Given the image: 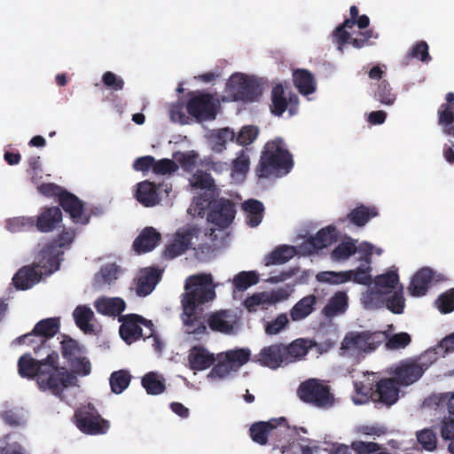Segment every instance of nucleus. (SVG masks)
I'll return each instance as SVG.
<instances>
[{"label":"nucleus","mask_w":454,"mask_h":454,"mask_svg":"<svg viewBox=\"0 0 454 454\" xmlns=\"http://www.w3.org/2000/svg\"><path fill=\"white\" fill-rule=\"evenodd\" d=\"M59 359L56 351L48 353L41 360H35L29 354H25L18 361L19 374L22 378L35 379L40 389L48 390L62 399L64 390L74 385L76 379L66 367L59 365Z\"/></svg>","instance_id":"obj_1"},{"label":"nucleus","mask_w":454,"mask_h":454,"mask_svg":"<svg viewBox=\"0 0 454 454\" xmlns=\"http://www.w3.org/2000/svg\"><path fill=\"white\" fill-rule=\"evenodd\" d=\"M294 167L292 154L286 148L282 138L267 142L255 168L259 179L279 178L287 175Z\"/></svg>","instance_id":"obj_2"},{"label":"nucleus","mask_w":454,"mask_h":454,"mask_svg":"<svg viewBox=\"0 0 454 454\" xmlns=\"http://www.w3.org/2000/svg\"><path fill=\"white\" fill-rule=\"evenodd\" d=\"M185 293L182 298V307L189 310L199 307L215 297V286L210 274L190 276L184 285Z\"/></svg>","instance_id":"obj_3"},{"label":"nucleus","mask_w":454,"mask_h":454,"mask_svg":"<svg viewBox=\"0 0 454 454\" xmlns=\"http://www.w3.org/2000/svg\"><path fill=\"white\" fill-rule=\"evenodd\" d=\"M297 396L305 403L317 408L328 409L335 403L334 395L331 387L318 379H309L300 384L297 388Z\"/></svg>","instance_id":"obj_4"},{"label":"nucleus","mask_w":454,"mask_h":454,"mask_svg":"<svg viewBox=\"0 0 454 454\" xmlns=\"http://www.w3.org/2000/svg\"><path fill=\"white\" fill-rule=\"evenodd\" d=\"M58 270L50 266V262L39 252L31 265L20 268L12 278L17 289L27 290L39 283L43 275H51Z\"/></svg>","instance_id":"obj_5"},{"label":"nucleus","mask_w":454,"mask_h":454,"mask_svg":"<svg viewBox=\"0 0 454 454\" xmlns=\"http://www.w3.org/2000/svg\"><path fill=\"white\" fill-rule=\"evenodd\" d=\"M186 111L199 121L215 120L218 102L213 95L204 91H190L187 94Z\"/></svg>","instance_id":"obj_6"},{"label":"nucleus","mask_w":454,"mask_h":454,"mask_svg":"<svg viewBox=\"0 0 454 454\" xmlns=\"http://www.w3.org/2000/svg\"><path fill=\"white\" fill-rule=\"evenodd\" d=\"M387 339L384 332H352L348 333L342 342L341 349L357 350L362 352H372Z\"/></svg>","instance_id":"obj_7"},{"label":"nucleus","mask_w":454,"mask_h":454,"mask_svg":"<svg viewBox=\"0 0 454 454\" xmlns=\"http://www.w3.org/2000/svg\"><path fill=\"white\" fill-rule=\"evenodd\" d=\"M227 86L229 92L237 101L253 102L262 94L257 81L242 74H232Z\"/></svg>","instance_id":"obj_8"},{"label":"nucleus","mask_w":454,"mask_h":454,"mask_svg":"<svg viewBox=\"0 0 454 454\" xmlns=\"http://www.w3.org/2000/svg\"><path fill=\"white\" fill-rule=\"evenodd\" d=\"M235 203L226 198L215 199L207 211V220L215 227V230L223 231L228 228L234 221L236 215ZM212 235L215 229H210Z\"/></svg>","instance_id":"obj_9"},{"label":"nucleus","mask_w":454,"mask_h":454,"mask_svg":"<svg viewBox=\"0 0 454 454\" xmlns=\"http://www.w3.org/2000/svg\"><path fill=\"white\" fill-rule=\"evenodd\" d=\"M119 321L121 322L119 328L120 336L128 344H131L143 337L141 325L150 330V336L153 335V332H154L152 321L137 314L120 316Z\"/></svg>","instance_id":"obj_10"},{"label":"nucleus","mask_w":454,"mask_h":454,"mask_svg":"<svg viewBox=\"0 0 454 454\" xmlns=\"http://www.w3.org/2000/svg\"><path fill=\"white\" fill-rule=\"evenodd\" d=\"M200 229L195 224H186L178 229L173 240L166 247L163 256L166 259H174L192 247V240L198 238Z\"/></svg>","instance_id":"obj_11"},{"label":"nucleus","mask_w":454,"mask_h":454,"mask_svg":"<svg viewBox=\"0 0 454 454\" xmlns=\"http://www.w3.org/2000/svg\"><path fill=\"white\" fill-rule=\"evenodd\" d=\"M399 384L394 378L381 379L375 385V389H371L369 397L377 408L390 407L399 399Z\"/></svg>","instance_id":"obj_12"},{"label":"nucleus","mask_w":454,"mask_h":454,"mask_svg":"<svg viewBox=\"0 0 454 454\" xmlns=\"http://www.w3.org/2000/svg\"><path fill=\"white\" fill-rule=\"evenodd\" d=\"M75 236V232L73 230H64L59 234L57 239L51 241L46 244L40 253L50 262V266L53 270H59L60 264V255L63 254L61 250L63 247L69 246Z\"/></svg>","instance_id":"obj_13"},{"label":"nucleus","mask_w":454,"mask_h":454,"mask_svg":"<svg viewBox=\"0 0 454 454\" xmlns=\"http://www.w3.org/2000/svg\"><path fill=\"white\" fill-rule=\"evenodd\" d=\"M282 427L289 428L287 420L283 417L269 421L255 422L250 427V436L254 442L265 445L270 436L278 435L281 433Z\"/></svg>","instance_id":"obj_14"},{"label":"nucleus","mask_w":454,"mask_h":454,"mask_svg":"<svg viewBox=\"0 0 454 454\" xmlns=\"http://www.w3.org/2000/svg\"><path fill=\"white\" fill-rule=\"evenodd\" d=\"M58 202L74 223L81 225L89 223L88 215H84V202L75 194L66 190L60 194Z\"/></svg>","instance_id":"obj_15"},{"label":"nucleus","mask_w":454,"mask_h":454,"mask_svg":"<svg viewBox=\"0 0 454 454\" xmlns=\"http://www.w3.org/2000/svg\"><path fill=\"white\" fill-rule=\"evenodd\" d=\"M74 419L77 427L85 434H105L109 427L107 420L90 411H75Z\"/></svg>","instance_id":"obj_16"},{"label":"nucleus","mask_w":454,"mask_h":454,"mask_svg":"<svg viewBox=\"0 0 454 454\" xmlns=\"http://www.w3.org/2000/svg\"><path fill=\"white\" fill-rule=\"evenodd\" d=\"M254 362L262 366L276 370L286 364V356L284 352V344L276 343L264 347L254 356Z\"/></svg>","instance_id":"obj_17"},{"label":"nucleus","mask_w":454,"mask_h":454,"mask_svg":"<svg viewBox=\"0 0 454 454\" xmlns=\"http://www.w3.org/2000/svg\"><path fill=\"white\" fill-rule=\"evenodd\" d=\"M289 105V113L294 114L298 107V98L296 95H290L288 100L285 96V89L281 83L275 85L271 91L270 111L275 116H281Z\"/></svg>","instance_id":"obj_18"},{"label":"nucleus","mask_w":454,"mask_h":454,"mask_svg":"<svg viewBox=\"0 0 454 454\" xmlns=\"http://www.w3.org/2000/svg\"><path fill=\"white\" fill-rule=\"evenodd\" d=\"M394 379L400 386H410L418 381L424 374L412 357L399 362L394 370Z\"/></svg>","instance_id":"obj_19"},{"label":"nucleus","mask_w":454,"mask_h":454,"mask_svg":"<svg viewBox=\"0 0 454 454\" xmlns=\"http://www.w3.org/2000/svg\"><path fill=\"white\" fill-rule=\"evenodd\" d=\"M337 240V231L333 225L319 230L314 237L308 239L301 245V249L308 254L317 253L329 247Z\"/></svg>","instance_id":"obj_20"},{"label":"nucleus","mask_w":454,"mask_h":454,"mask_svg":"<svg viewBox=\"0 0 454 454\" xmlns=\"http://www.w3.org/2000/svg\"><path fill=\"white\" fill-rule=\"evenodd\" d=\"M59 327L60 323L58 317H49L36 323L34 327V333L37 334L39 344L34 347L35 355H39L43 348L50 349V346L47 344L48 340L57 334Z\"/></svg>","instance_id":"obj_21"},{"label":"nucleus","mask_w":454,"mask_h":454,"mask_svg":"<svg viewBox=\"0 0 454 454\" xmlns=\"http://www.w3.org/2000/svg\"><path fill=\"white\" fill-rule=\"evenodd\" d=\"M187 360L191 370L204 371L215 364V357L204 346L195 345L189 350Z\"/></svg>","instance_id":"obj_22"},{"label":"nucleus","mask_w":454,"mask_h":454,"mask_svg":"<svg viewBox=\"0 0 454 454\" xmlns=\"http://www.w3.org/2000/svg\"><path fill=\"white\" fill-rule=\"evenodd\" d=\"M62 221V212L59 207H46L35 220L36 229L41 232L52 231Z\"/></svg>","instance_id":"obj_23"},{"label":"nucleus","mask_w":454,"mask_h":454,"mask_svg":"<svg viewBox=\"0 0 454 454\" xmlns=\"http://www.w3.org/2000/svg\"><path fill=\"white\" fill-rule=\"evenodd\" d=\"M182 320L185 326V333L188 334H202L207 333V325L203 309H192L183 308Z\"/></svg>","instance_id":"obj_24"},{"label":"nucleus","mask_w":454,"mask_h":454,"mask_svg":"<svg viewBox=\"0 0 454 454\" xmlns=\"http://www.w3.org/2000/svg\"><path fill=\"white\" fill-rule=\"evenodd\" d=\"M434 277V272L428 267L419 270L411 278L408 292L411 296H423L427 294Z\"/></svg>","instance_id":"obj_25"},{"label":"nucleus","mask_w":454,"mask_h":454,"mask_svg":"<svg viewBox=\"0 0 454 454\" xmlns=\"http://www.w3.org/2000/svg\"><path fill=\"white\" fill-rule=\"evenodd\" d=\"M160 234L153 227H145L133 242V248L137 254L152 251L160 242Z\"/></svg>","instance_id":"obj_26"},{"label":"nucleus","mask_w":454,"mask_h":454,"mask_svg":"<svg viewBox=\"0 0 454 454\" xmlns=\"http://www.w3.org/2000/svg\"><path fill=\"white\" fill-rule=\"evenodd\" d=\"M316 345L315 341L299 338L289 345L284 344V352L286 356V364L304 357L309 350Z\"/></svg>","instance_id":"obj_27"},{"label":"nucleus","mask_w":454,"mask_h":454,"mask_svg":"<svg viewBox=\"0 0 454 454\" xmlns=\"http://www.w3.org/2000/svg\"><path fill=\"white\" fill-rule=\"evenodd\" d=\"M160 279V273L155 269H145L137 278L136 293L138 296H146L155 288Z\"/></svg>","instance_id":"obj_28"},{"label":"nucleus","mask_w":454,"mask_h":454,"mask_svg":"<svg viewBox=\"0 0 454 454\" xmlns=\"http://www.w3.org/2000/svg\"><path fill=\"white\" fill-rule=\"evenodd\" d=\"M373 446L370 445V443H365L364 441H354L350 445L333 442L325 450L328 454H368Z\"/></svg>","instance_id":"obj_29"},{"label":"nucleus","mask_w":454,"mask_h":454,"mask_svg":"<svg viewBox=\"0 0 454 454\" xmlns=\"http://www.w3.org/2000/svg\"><path fill=\"white\" fill-rule=\"evenodd\" d=\"M136 198L145 207H153L160 201L156 184L148 180L137 184Z\"/></svg>","instance_id":"obj_30"},{"label":"nucleus","mask_w":454,"mask_h":454,"mask_svg":"<svg viewBox=\"0 0 454 454\" xmlns=\"http://www.w3.org/2000/svg\"><path fill=\"white\" fill-rule=\"evenodd\" d=\"M348 307V298L345 292H336L324 307L322 314L327 318H333L343 314Z\"/></svg>","instance_id":"obj_31"},{"label":"nucleus","mask_w":454,"mask_h":454,"mask_svg":"<svg viewBox=\"0 0 454 454\" xmlns=\"http://www.w3.org/2000/svg\"><path fill=\"white\" fill-rule=\"evenodd\" d=\"M230 310H219L208 316L207 323L213 332L231 333L233 331V322L230 320Z\"/></svg>","instance_id":"obj_32"},{"label":"nucleus","mask_w":454,"mask_h":454,"mask_svg":"<svg viewBox=\"0 0 454 454\" xmlns=\"http://www.w3.org/2000/svg\"><path fill=\"white\" fill-rule=\"evenodd\" d=\"M379 212L374 206H365L361 204L352 209L348 215L347 219L357 227L364 226L372 218L378 216Z\"/></svg>","instance_id":"obj_33"},{"label":"nucleus","mask_w":454,"mask_h":454,"mask_svg":"<svg viewBox=\"0 0 454 454\" xmlns=\"http://www.w3.org/2000/svg\"><path fill=\"white\" fill-rule=\"evenodd\" d=\"M242 208L246 213V221L250 227H257L262 220L264 206L262 202L250 199L242 204Z\"/></svg>","instance_id":"obj_34"},{"label":"nucleus","mask_w":454,"mask_h":454,"mask_svg":"<svg viewBox=\"0 0 454 454\" xmlns=\"http://www.w3.org/2000/svg\"><path fill=\"white\" fill-rule=\"evenodd\" d=\"M97 311L103 315L117 316L126 309V303L121 298H99L95 302Z\"/></svg>","instance_id":"obj_35"},{"label":"nucleus","mask_w":454,"mask_h":454,"mask_svg":"<svg viewBox=\"0 0 454 454\" xmlns=\"http://www.w3.org/2000/svg\"><path fill=\"white\" fill-rule=\"evenodd\" d=\"M221 356L226 359L233 372H238L250 360L251 351L248 348H236L221 353Z\"/></svg>","instance_id":"obj_36"},{"label":"nucleus","mask_w":454,"mask_h":454,"mask_svg":"<svg viewBox=\"0 0 454 454\" xmlns=\"http://www.w3.org/2000/svg\"><path fill=\"white\" fill-rule=\"evenodd\" d=\"M293 80L298 91L302 95H309L316 90L313 74L306 69H297L293 74Z\"/></svg>","instance_id":"obj_37"},{"label":"nucleus","mask_w":454,"mask_h":454,"mask_svg":"<svg viewBox=\"0 0 454 454\" xmlns=\"http://www.w3.org/2000/svg\"><path fill=\"white\" fill-rule=\"evenodd\" d=\"M317 302L315 295L310 294L301 299L290 310V317L294 321H299L309 315L314 310V306Z\"/></svg>","instance_id":"obj_38"},{"label":"nucleus","mask_w":454,"mask_h":454,"mask_svg":"<svg viewBox=\"0 0 454 454\" xmlns=\"http://www.w3.org/2000/svg\"><path fill=\"white\" fill-rule=\"evenodd\" d=\"M295 255V248L292 246L282 245L276 247L271 253L264 257L266 266L283 264Z\"/></svg>","instance_id":"obj_39"},{"label":"nucleus","mask_w":454,"mask_h":454,"mask_svg":"<svg viewBox=\"0 0 454 454\" xmlns=\"http://www.w3.org/2000/svg\"><path fill=\"white\" fill-rule=\"evenodd\" d=\"M235 133L230 128H223L214 130L210 135L211 148L215 153H222L226 149L228 141H234Z\"/></svg>","instance_id":"obj_40"},{"label":"nucleus","mask_w":454,"mask_h":454,"mask_svg":"<svg viewBox=\"0 0 454 454\" xmlns=\"http://www.w3.org/2000/svg\"><path fill=\"white\" fill-rule=\"evenodd\" d=\"M73 317L77 327L84 333L93 332V325H90V321L94 317V313L89 307L84 305L77 306L73 312Z\"/></svg>","instance_id":"obj_41"},{"label":"nucleus","mask_w":454,"mask_h":454,"mask_svg":"<svg viewBox=\"0 0 454 454\" xmlns=\"http://www.w3.org/2000/svg\"><path fill=\"white\" fill-rule=\"evenodd\" d=\"M141 384L145 389L146 393L152 395H160L166 389L164 379L154 372L146 373L142 378Z\"/></svg>","instance_id":"obj_42"},{"label":"nucleus","mask_w":454,"mask_h":454,"mask_svg":"<svg viewBox=\"0 0 454 454\" xmlns=\"http://www.w3.org/2000/svg\"><path fill=\"white\" fill-rule=\"evenodd\" d=\"M437 114L438 124L443 133L454 138V106H440Z\"/></svg>","instance_id":"obj_43"},{"label":"nucleus","mask_w":454,"mask_h":454,"mask_svg":"<svg viewBox=\"0 0 454 454\" xmlns=\"http://www.w3.org/2000/svg\"><path fill=\"white\" fill-rule=\"evenodd\" d=\"M387 292L378 288H369L363 294L362 301L365 309H376L385 306Z\"/></svg>","instance_id":"obj_44"},{"label":"nucleus","mask_w":454,"mask_h":454,"mask_svg":"<svg viewBox=\"0 0 454 454\" xmlns=\"http://www.w3.org/2000/svg\"><path fill=\"white\" fill-rule=\"evenodd\" d=\"M373 98L385 106H392L396 100V95L393 91L389 82L386 80L377 83L373 90Z\"/></svg>","instance_id":"obj_45"},{"label":"nucleus","mask_w":454,"mask_h":454,"mask_svg":"<svg viewBox=\"0 0 454 454\" xmlns=\"http://www.w3.org/2000/svg\"><path fill=\"white\" fill-rule=\"evenodd\" d=\"M131 380V375L126 370H119L112 372L109 378L112 392L121 394L129 386Z\"/></svg>","instance_id":"obj_46"},{"label":"nucleus","mask_w":454,"mask_h":454,"mask_svg":"<svg viewBox=\"0 0 454 454\" xmlns=\"http://www.w3.org/2000/svg\"><path fill=\"white\" fill-rule=\"evenodd\" d=\"M61 344L62 356L70 362L83 354V348L73 338L64 335Z\"/></svg>","instance_id":"obj_47"},{"label":"nucleus","mask_w":454,"mask_h":454,"mask_svg":"<svg viewBox=\"0 0 454 454\" xmlns=\"http://www.w3.org/2000/svg\"><path fill=\"white\" fill-rule=\"evenodd\" d=\"M353 270L346 271H323L317 275L319 282L328 283L332 285H339L348 282L352 279Z\"/></svg>","instance_id":"obj_48"},{"label":"nucleus","mask_w":454,"mask_h":454,"mask_svg":"<svg viewBox=\"0 0 454 454\" xmlns=\"http://www.w3.org/2000/svg\"><path fill=\"white\" fill-rule=\"evenodd\" d=\"M399 282V276L395 270H388L387 272L376 276L374 284L380 289H385L387 294L391 293Z\"/></svg>","instance_id":"obj_49"},{"label":"nucleus","mask_w":454,"mask_h":454,"mask_svg":"<svg viewBox=\"0 0 454 454\" xmlns=\"http://www.w3.org/2000/svg\"><path fill=\"white\" fill-rule=\"evenodd\" d=\"M259 276L254 271H242L237 274L233 278V286L238 291H244L257 284Z\"/></svg>","instance_id":"obj_50"},{"label":"nucleus","mask_w":454,"mask_h":454,"mask_svg":"<svg viewBox=\"0 0 454 454\" xmlns=\"http://www.w3.org/2000/svg\"><path fill=\"white\" fill-rule=\"evenodd\" d=\"M263 323L265 333L272 336L277 335L285 330L289 324V319L286 313H280L275 319L271 321L264 320Z\"/></svg>","instance_id":"obj_51"},{"label":"nucleus","mask_w":454,"mask_h":454,"mask_svg":"<svg viewBox=\"0 0 454 454\" xmlns=\"http://www.w3.org/2000/svg\"><path fill=\"white\" fill-rule=\"evenodd\" d=\"M214 200L215 199L212 198V194L205 192L194 198L190 211H193L194 215L203 217L206 210L210 211V207Z\"/></svg>","instance_id":"obj_52"},{"label":"nucleus","mask_w":454,"mask_h":454,"mask_svg":"<svg viewBox=\"0 0 454 454\" xmlns=\"http://www.w3.org/2000/svg\"><path fill=\"white\" fill-rule=\"evenodd\" d=\"M411 59H417L422 62H428L431 57L428 53V44L425 41L416 43L405 56V65H408Z\"/></svg>","instance_id":"obj_53"},{"label":"nucleus","mask_w":454,"mask_h":454,"mask_svg":"<svg viewBox=\"0 0 454 454\" xmlns=\"http://www.w3.org/2000/svg\"><path fill=\"white\" fill-rule=\"evenodd\" d=\"M357 250L356 244L352 241L340 243L331 253V257L334 261H343L355 254Z\"/></svg>","instance_id":"obj_54"},{"label":"nucleus","mask_w":454,"mask_h":454,"mask_svg":"<svg viewBox=\"0 0 454 454\" xmlns=\"http://www.w3.org/2000/svg\"><path fill=\"white\" fill-rule=\"evenodd\" d=\"M259 129L253 125H247L241 128L238 135L235 136L236 143L242 146L251 145L258 137Z\"/></svg>","instance_id":"obj_55"},{"label":"nucleus","mask_w":454,"mask_h":454,"mask_svg":"<svg viewBox=\"0 0 454 454\" xmlns=\"http://www.w3.org/2000/svg\"><path fill=\"white\" fill-rule=\"evenodd\" d=\"M7 229L12 232L26 231L35 226L34 217L19 216L7 221Z\"/></svg>","instance_id":"obj_56"},{"label":"nucleus","mask_w":454,"mask_h":454,"mask_svg":"<svg viewBox=\"0 0 454 454\" xmlns=\"http://www.w3.org/2000/svg\"><path fill=\"white\" fill-rule=\"evenodd\" d=\"M438 348V347L428 348L421 355L412 357L424 373L434 363L437 361L439 357L437 351Z\"/></svg>","instance_id":"obj_57"},{"label":"nucleus","mask_w":454,"mask_h":454,"mask_svg":"<svg viewBox=\"0 0 454 454\" xmlns=\"http://www.w3.org/2000/svg\"><path fill=\"white\" fill-rule=\"evenodd\" d=\"M264 305H269L268 293L264 292L255 293L244 301V306L250 313L256 312L261 306L264 309Z\"/></svg>","instance_id":"obj_58"},{"label":"nucleus","mask_w":454,"mask_h":454,"mask_svg":"<svg viewBox=\"0 0 454 454\" xmlns=\"http://www.w3.org/2000/svg\"><path fill=\"white\" fill-rule=\"evenodd\" d=\"M192 185L195 188L210 191L215 188V181L209 173L199 169L192 176Z\"/></svg>","instance_id":"obj_59"},{"label":"nucleus","mask_w":454,"mask_h":454,"mask_svg":"<svg viewBox=\"0 0 454 454\" xmlns=\"http://www.w3.org/2000/svg\"><path fill=\"white\" fill-rule=\"evenodd\" d=\"M417 440L426 450L433 451L436 449V434L430 428H425L418 432Z\"/></svg>","instance_id":"obj_60"},{"label":"nucleus","mask_w":454,"mask_h":454,"mask_svg":"<svg viewBox=\"0 0 454 454\" xmlns=\"http://www.w3.org/2000/svg\"><path fill=\"white\" fill-rule=\"evenodd\" d=\"M230 366L229 363L226 362V359L222 357L220 353L217 355V363L213 366L207 377L213 379H223L233 372V369Z\"/></svg>","instance_id":"obj_61"},{"label":"nucleus","mask_w":454,"mask_h":454,"mask_svg":"<svg viewBox=\"0 0 454 454\" xmlns=\"http://www.w3.org/2000/svg\"><path fill=\"white\" fill-rule=\"evenodd\" d=\"M437 309L443 314L450 313L454 310V288H451L439 295L435 301Z\"/></svg>","instance_id":"obj_62"},{"label":"nucleus","mask_w":454,"mask_h":454,"mask_svg":"<svg viewBox=\"0 0 454 454\" xmlns=\"http://www.w3.org/2000/svg\"><path fill=\"white\" fill-rule=\"evenodd\" d=\"M385 305L392 313L402 314L405 306V299L402 291L395 292L388 298H386Z\"/></svg>","instance_id":"obj_63"},{"label":"nucleus","mask_w":454,"mask_h":454,"mask_svg":"<svg viewBox=\"0 0 454 454\" xmlns=\"http://www.w3.org/2000/svg\"><path fill=\"white\" fill-rule=\"evenodd\" d=\"M103 84L109 90L118 91L124 88V80L116 74L106 71L102 75Z\"/></svg>","instance_id":"obj_64"}]
</instances>
